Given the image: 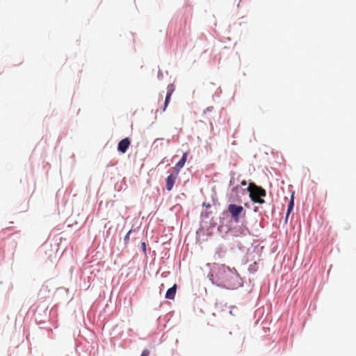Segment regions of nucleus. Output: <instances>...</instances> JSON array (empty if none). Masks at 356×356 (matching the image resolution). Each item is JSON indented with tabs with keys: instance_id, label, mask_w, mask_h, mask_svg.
Listing matches in <instances>:
<instances>
[{
	"instance_id": "obj_1",
	"label": "nucleus",
	"mask_w": 356,
	"mask_h": 356,
	"mask_svg": "<svg viewBox=\"0 0 356 356\" xmlns=\"http://www.w3.org/2000/svg\"><path fill=\"white\" fill-rule=\"evenodd\" d=\"M247 190L249 191L250 197L253 202L259 204L264 203V200L262 197L266 196V193L263 188L257 186L254 183H250Z\"/></svg>"
},
{
	"instance_id": "obj_2",
	"label": "nucleus",
	"mask_w": 356,
	"mask_h": 356,
	"mask_svg": "<svg viewBox=\"0 0 356 356\" xmlns=\"http://www.w3.org/2000/svg\"><path fill=\"white\" fill-rule=\"evenodd\" d=\"M228 211L231 213L234 221L238 222L239 220V215L243 211V208L242 206L231 204L228 207Z\"/></svg>"
},
{
	"instance_id": "obj_3",
	"label": "nucleus",
	"mask_w": 356,
	"mask_h": 356,
	"mask_svg": "<svg viewBox=\"0 0 356 356\" xmlns=\"http://www.w3.org/2000/svg\"><path fill=\"white\" fill-rule=\"evenodd\" d=\"M131 144V141L129 138H125L120 140L118 145V150L121 153H125L128 149L129 145Z\"/></svg>"
},
{
	"instance_id": "obj_4",
	"label": "nucleus",
	"mask_w": 356,
	"mask_h": 356,
	"mask_svg": "<svg viewBox=\"0 0 356 356\" xmlns=\"http://www.w3.org/2000/svg\"><path fill=\"white\" fill-rule=\"evenodd\" d=\"M177 176H178V173H175V174H170V175H168L166 178V189L168 191H170L173 186H174V184H175V181H176V179L177 178Z\"/></svg>"
},
{
	"instance_id": "obj_5",
	"label": "nucleus",
	"mask_w": 356,
	"mask_h": 356,
	"mask_svg": "<svg viewBox=\"0 0 356 356\" xmlns=\"http://www.w3.org/2000/svg\"><path fill=\"white\" fill-rule=\"evenodd\" d=\"M187 156H188L187 152L184 153L181 159L176 163L175 168L176 170L177 173L179 174L180 169H181L184 166L185 163L187 159Z\"/></svg>"
},
{
	"instance_id": "obj_6",
	"label": "nucleus",
	"mask_w": 356,
	"mask_h": 356,
	"mask_svg": "<svg viewBox=\"0 0 356 356\" xmlns=\"http://www.w3.org/2000/svg\"><path fill=\"white\" fill-rule=\"evenodd\" d=\"M177 292V284H174L171 288L168 289L165 293V298L174 300Z\"/></svg>"
},
{
	"instance_id": "obj_7",
	"label": "nucleus",
	"mask_w": 356,
	"mask_h": 356,
	"mask_svg": "<svg viewBox=\"0 0 356 356\" xmlns=\"http://www.w3.org/2000/svg\"><path fill=\"white\" fill-rule=\"evenodd\" d=\"M294 205V201H293V195H292L291 197L290 202L288 205L287 212H286V218H288L289 213L291 212V211L293 209Z\"/></svg>"
},
{
	"instance_id": "obj_8",
	"label": "nucleus",
	"mask_w": 356,
	"mask_h": 356,
	"mask_svg": "<svg viewBox=\"0 0 356 356\" xmlns=\"http://www.w3.org/2000/svg\"><path fill=\"white\" fill-rule=\"evenodd\" d=\"M174 91H175V86L173 84L168 85L167 87V95L172 96Z\"/></svg>"
},
{
	"instance_id": "obj_9",
	"label": "nucleus",
	"mask_w": 356,
	"mask_h": 356,
	"mask_svg": "<svg viewBox=\"0 0 356 356\" xmlns=\"http://www.w3.org/2000/svg\"><path fill=\"white\" fill-rule=\"evenodd\" d=\"M170 99H171V96L170 95H166V97H165V103H164V108H163V111H165L168 104L170 103Z\"/></svg>"
},
{
	"instance_id": "obj_10",
	"label": "nucleus",
	"mask_w": 356,
	"mask_h": 356,
	"mask_svg": "<svg viewBox=\"0 0 356 356\" xmlns=\"http://www.w3.org/2000/svg\"><path fill=\"white\" fill-rule=\"evenodd\" d=\"M149 351L147 349H145L142 352V354L140 356H149Z\"/></svg>"
},
{
	"instance_id": "obj_11",
	"label": "nucleus",
	"mask_w": 356,
	"mask_h": 356,
	"mask_svg": "<svg viewBox=\"0 0 356 356\" xmlns=\"http://www.w3.org/2000/svg\"><path fill=\"white\" fill-rule=\"evenodd\" d=\"M131 232V230H130V231H129V232L125 235L124 238V242H125V243H127V242L129 241V235H130Z\"/></svg>"
},
{
	"instance_id": "obj_12",
	"label": "nucleus",
	"mask_w": 356,
	"mask_h": 356,
	"mask_svg": "<svg viewBox=\"0 0 356 356\" xmlns=\"http://www.w3.org/2000/svg\"><path fill=\"white\" fill-rule=\"evenodd\" d=\"M241 186H246V185H247V182H246V181L243 180V181L241 182Z\"/></svg>"
},
{
	"instance_id": "obj_13",
	"label": "nucleus",
	"mask_w": 356,
	"mask_h": 356,
	"mask_svg": "<svg viewBox=\"0 0 356 356\" xmlns=\"http://www.w3.org/2000/svg\"><path fill=\"white\" fill-rule=\"evenodd\" d=\"M238 188H239L238 186H236L233 188V191H237L238 190Z\"/></svg>"
}]
</instances>
